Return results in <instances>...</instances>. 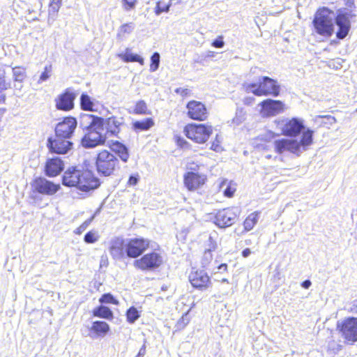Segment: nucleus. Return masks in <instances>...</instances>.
<instances>
[{
    "label": "nucleus",
    "instance_id": "4be33fe9",
    "mask_svg": "<svg viewBox=\"0 0 357 357\" xmlns=\"http://www.w3.org/2000/svg\"><path fill=\"white\" fill-rule=\"evenodd\" d=\"M48 146L52 152L58 154L66 153L72 147V143L63 137L56 135L54 139H49Z\"/></svg>",
    "mask_w": 357,
    "mask_h": 357
},
{
    "label": "nucleus",
    "instance_id": "e433bc0d",
    "mask_svg": "<svg viewBox=\"0 0 357 357\" xmlns=\"http://www.w3.org/2000/svg\"><path fill=\"white\" fill-rule=\"evenodd\" d=\"M134 112L137 114H149L148 112L147 106L144 100L138 101L134 109Z\"/></svg>",
    "mask_w": 357,
    "mask_h": 357
},
{
    "label": "nucleus",
    "instance_id": "de8ad7c7",
    "mask_svg": "<svg viewBox=\"0 0 357 357\" xmlns=\"http://www.w3.org/2000/svg\"><path fill=\"white\" fill-rule=\"evenodd\" d=\"M170 4H165L162 1L157 3L155 7V14L159 15L162 12H168L169 10Z\"/></svg>",
    "mask_w": 357,
    "mask_h": 357
},
{
    "label": "nucleus",
    "instance_id": "a18cd8bd",
    "mask_svg": "<svg viewBox=\"0 0 357 357\" xmlns=\"http://www.w3.org/2000/svg\"><path fill=\"white\" fill-rule=\"evenodd\" d=\"M278 135L279 134L275 133L271 130H266L265 132H264L259 136V138L261 140L270 142Z\"/></svg>",
    "mask_w": 357,
    "mask_h": 357
},
{
    "label": "nucleus",
    "instance_id": "412c9836",
    "mask_svg": "<svg viewBox=\"0 0 357 357\" xmlns=\"http://www.w3.org/2000/svg\"><path fill=\"white\" fill-rule=\"evenodd\" d=\"M75 98L76 94L70 89H67L55 98V106L57 109L70 111L74 107Z\"/></svg>",
    "mask_w": 357,
    "mask_h": 357
},
{
    "label": "nucleus",
    "instance_id": "864d4df0",
    "mask_svg": "<svg viewBox=\"0 0 357 357\" xmlns=\"http://www.w3.org/2000/svg\"><path fill=\"white\" fill-rule=\"evenodd\" d=\"M187 169H188V172H199V165L195 163H188L187 165Z\"/></svg>",
    "mask_w": 357,
    "mask_h": 357
},
{
    "label": "nucleus",
    "instance_id": "72a5a7b5",
    "mask_svg": "<svg viewBox=\"0 0 357 357\" xmlns=\"http://www.w3.org/2000/svg\"><path fill=\"white\" fill-rule=\"evenodd\" d=\"M81 107L84 110L93 111L94 103L90 96L86 94H82L80 97Z\"/></svg>",
    "mask_w": 357,
    "mask_h": 357
},
{
    "label": "nucleus",
    "instance_id": "dca6fc26",
    "mask_svg": "<svg viewBox=\"0 0 357 357\" xmlns=\"http://www.w3.org/2000/svg\"><path fill=\"white\" fill-rule=\"evenodd\" d=\"M77 126V121L75 118L69 116L59 122L55 128L56 135L59 137L69 139Z\"/></svg>",
    "mask_w": 357,
    "mask_h": 357
},
{
    "label": "nucleus",
    "instance_id": "ddd939ff",
    "mask_svg": "<svg viewBox=\"0 0 357 357\" xmlns=\"http://www.w3.org/2000/svg\"><path fill=\"white\" fill-rule=\"evenodd\" d=\"M337 326L345 340L352 342L357 341V318H347L338 324Z\"/></svg>",
    "mask_w": 357,
    "mask_h": 357
},
{
    "label": "nucleus",
    "instance_id": "13d9d810",
    "mask_svg": "<svg viewBox=\"0 0 357 357\" xmlns=\"http://www.w3.org/2000/svg\"><path fill=\"white\" fill-rule=\"evenodd\" d=\"M350 312L357 314V300H355L350 307Z\"/></svg>",
    "mask_w": 357,
    "mask_h": 357
},
{
    "label": "nucleus",
    "instance_id": "ea45409f",
    "mask_svg": "<svg viewBox=\"0 0 357 357\" xmlns=\"http://www.w3.org/2000/svg\"><path fill=\"white\" fill-rule=\"evenodd\" d=\"M160 54L158 52L153 53V54L151 57V63L150 65V71L155 72L159 68L160 64Z\"/></svg>",
    "mask_w": 357,
    "mask_h": 357
},
{
    "label": "nucleus",
    "instance_id": "3c124183",
    "mask_svg": "<svg viewBox=\"0 0 357 357\" xmlns=\"http://www.w3.org/2000/svg\"><path fill=\"white\" fill-rule=\"evenodd\" d=\"M137 0H122V5L126 10H130L135 8Z\"/></svg>",
    "mask_w": 357,
    "mask_h": 357
},
{
    "label": "nucleus",
    "instance_id": "f03ea898",
    "mask_svg": "<svg viewBox=\"0 0 357 357\" xmlns=\"http://www.w3.org/2000/svg\"><path fill=\"white\" fill-rule=\"evenodd\" d=\"M80 125L86 131L82 139L84 147L93 148L105 142L102 135L104 126L102 118L84 114L80 116Z\"/></svg>",
    "mask_w": 357,
    "mask_h": 357
},
{
    "label": "nucleus",
    "instance_id": "7ed1b4c3",
    "mask_svg": "<svg viewBox=\"0 0 357 357\" xmlns=\"http://www.w3.org/2000/svg\"><path fill=\"white\" fill-rule=\"evenodd\" d=\"M63 184L68 187H76L88 192L100 185L99 180L89 170L82 171L75 167H69L63 174Z\"/></svg>",
    "mask_w": 357,
    "mask_h": 357
},
{
    "label": "nucleus",
    "instance_id": "2f4dec72",
    "mask_svg": "<svg viewBox=\"0 0 357 357\" xmlns=\"http://www.w3.org/2000/svg\"><path fill=\"white\" fill-rule=\"evenodd\" d=\"M95 317L111 319L113 317V313L110 309L106 306L101 305L93 310Z\"/></svg>",
    "mask_w": 357,
    "mask_h": 357
},
{
    "label": "nucleus",
    "instance_id": "5701e85b",
    "mask_svg": "<svg viewBox=\"0 0 357 357\" xmlns=\"http://www.w3.org/2000/svg\"><path fill=\"white\" fill-rule=\"evenodd\" d=\"M64 168L63 160L58 158L47 160L45 165V173L48 176H57Z\"/></svg>",
    "mask_w": 357,
    "mask_h": 357
},
{
    "label": "nucleus",
    "instance_id": "c756f323",
    "mask_svg": "<svg viewBox=\"0 0 357 357\" xmlns=\"http://www.w3.org/2000/svg\"><path fill=\"white\" fill-rule=\"evenodd\" d=\"M135 29V24L132 22L125 23L121 25L117 31L116 37L119 40L125 39Z\"/></svg>",
    "mask_w": 357,
    "mask_h": 357
},
{
    "label": "nucleus",
    "instance_id": "bb28decb",
    "mask_svg": "<svg viewBox=\"0 0 357 357\" xmlns=\"http://www.w3.org/2000/svg\"><path fill=\"white\" fill-rule=\"evenodd\" d=\"M117 56L124 62H138L141 65H144V59L141 56L133 54L128 47L124 52L119 53Z\"/></svg>",
    "mask_w": 357,
    "mask_h": 357
},
{
    "label": "nucleus",
    "instance_id": "bf43d9fd",
    "mask_svg": "<svg viewBox=\"0 0 357 357\" xmlns=\"http://www.w3.org/2000/svg\"><path fill=\"white\" fill-rule=\"evenodd\" d=\"M311 282L307 280L302 282L301 286L305 289H308L311 286Z\"/></svg>",
    "mask_w": 357,
    "mask_h": 357
},
{
    "label": "nucleus",
    "instance_id": "58836bf2",
    "mask_svg": "<svg viewBox=\"0 0 357 357\" xmlns=\"http://www.w3.org/2000/svg\"><path fill=\"white\" fill-rule=\"evenodd\" d=\"M218 234L216 232H213L210 234L208 238V251L211 252L214 251L218 248Z\"/></svg>",
    "mask_w": 357,
    "mask_h": 357
},
{
    "label": "nucleus",
    "instance_id": "a211bd4d",
    "mask_svg": "<svg viewBox=\"0 0 357 357\" xmlns=\"http://www.w3.org/2000/svg\"><path fill=\"white\" fill-rule=\"evenodd\" d=\"M238 216L234 208H226L219 211L215 216V224L221 227H227L232 225Z\"/></svg>",
    "mask_w": 357,
    "mask_h": 357
},
{
    "label": "nucleus",
    "instance_id": "b1692460",
    "mask_svg": "<svg viewBox=\"0 0 357 357\" xmlns=\"http://www.w3.org/2000/svg\"><path fill=\"white\" fill-rule=\"evenodd\" d=\"M123 119L122 117L111 116L104 121L106 124V128L108 132L116 135L119 132L120 127L123 124Z\"/></svg>",
    "mask_w": 357,
    "mask_h": 357
},
{
    "label": "nucleus",
    "instance_id": "09e8293b",
    "mask_svg": "<svg viewBox=\"0 0 357 357\" xmlns=\"http://www.w3.org/2000/svg\"><path fill=\"white\" fill-rule=\"evenodd\" d=\"M221 140L220 139V137L218 135H216L215 139L212 142L211 149L216 151V152H220L222 151V148L220 145Z\"/></svg>",
    "mask_w": 357,
    "mask_h": 357
},
{
    "label": "nucleus",
    "instance_id": "052dcab7",
    "mask_svg": "<svg viewBox=\"0 0 357 357\" xmlns=\"http://www.w3.org/2000/svg\"><path fill=\"white\" fill-rule=\"evenodd\" d=\"M251 254V250L250 248H245L242 252V255L243 257H248Z\"/></svg>",
    "mask_w": 357,
    "mask_h": 357
},
{
    "label": "nucleus",
    "instance_id": "c85d7f7f",
    "mask_svg": "<svg viewBox=\"0 0 357 357\" xmlns=\"http://www.w3.org/2000/svg\"><path fill=\"white\" fill-rule=\"evenodd\" d=\"M112 150L115 152L122 161L126 162L129 158V153L127 148L119 142H115L111 145Z\"/></svg>",
    "mask_w": 357,
    "mask_h": 357
},
{
    "label": "nucleus",
    "instance_id": "49530a36",
    "mask_svg": "<svg viewBox=\"0 0 357 357\" xmlns=\"http://www.w3.org/2000/svg\"><path fill=\"white\" fill-rule=\"evenodd\" d=\"M189 232V228L181 229L176 234L177 240L181 243H185Z\"/></svg>",
    "mask_w": 357,
    "mask_h": 357
},
{
    "label": "nucleus",
    "instance_id": "6e6552de",
    "mask_svg": "<svg viewBox=\"0 0 357 357\" xmlns=\"http://www.w3.org/2000/svg\"><path fill=\"white\" fill-rule=\"evenodd\" d=\"M96 164L98 172L108 176L112 175L118 167L119 160L112 153L102 150L98 154Z\"/></svg>",
    "mask_w": 357,
    "mask_h": 357
},
{
    "label": "nucleus",
    "instance_id": "c03bdc74",
    "mask_svg": "<svg viewBox=\"0 0 357 357\" xmlns=\"http://www.w3.org/2000/svg\"><path fill=\"white\" fill-rule=\"evenodd\" d=\"M190 322V318L188 313L184 314L181 318L177 321L176 327L178 329H183Z\"/></svg>",
    "mask_w": 357,
    "mask_h": 357
},
{
    "label": "nucleus",
    "instance_id": "a878e982",
    "mask_svg": "<svg viewBox=\"0 0 357 357\" xmlns=\"http://www.w3.org/2000/svg\"><path fill=\"white\" fill-rule=\"evenodd\" d=\"M109 326L105 321H93L91 327V331L95 334L96 337H104L109 331Z\"/></svg>",
    "mask_w": 357,
    "mask_h": 357
},
{
    "label": "nucleus",
    "instance_id": "5fc2aeb1",
    "mask_svg": "<svg viewBox=\"0 0 357 357\" xmlns=\"http://www.w3.org/2000/svg\"><path fill=\"white\" fill-rule=\"evenodd\" d=\"M146 354V345L144 344L142 347L140 348L138 354L135 357H144Z\"/></svg>",
    "mask_w": 357,
    "mask_h": 357
},
{
    "label": "nucleus",
    "instance_id": "f257e3e1",
    "mask_svg": "<svg viewBox=\"0 0 357 357\" xmlns=\"http://www.w3.org/2000/svg\"><path fill=\"white\" fill-rule=\"evenodd\" d=\"M314 131L307 129L299 138H281L274 141L273 148L276 153L284 155L289 153L300 156L313 144Z\"/></svg>",
    "mask_w": 357,
    "mask_h": 357
},
{
    "label": "nucleus",
    "instance_id": "aec40b11",
    "mask_svg": "<svg viewBox=\"0 0 357 357\" xmlns=\"http://www.w3.org/2000/svg\"><path fill=\"white\" fill-rule=\"evenodd\" d=\"M186 107L189 118L197 121H204L207 118V109L201 102L196 100L190 101Z\"/></svg>",
    "mask_w": 357,
    "mask_h": 357
},
{
    "label": "nucleus",
    "instance_id": "79ce46f5",
    "mask_svg": "<svg viewBox=\"0 0 357 357\" xmlns=\"http://www.w3.org/2000/svg\"><path fill=\"white\" fill-rule=\"evenodd\" d=\"M52 74V66H46L44 68V71L40 74L38 82L41 84L47 81L51 76Z\"/></svg>",
    "mask_w": 357,
    "mask_h": 357
},
{
    "label": "nucleus",
    "instance_id": "9d476101",
    "mask_svg": "<svg viewBox=\"0 0 357 357\" xmlns=\"http://www.w3.org/2000/svg\"><path fill=\"white\" fill-rule=\"evenodd\" d=\"M163 263L162 256L155 252L148 253L134 261V266L142 271L153 270Z\"/></svg>",
    "mask_w": 357,
    "mask_h": 357
},
{
    "label": "nucleus",
    "instance_id": "20e7f679",
    "mask_svg": "<svg viewBox=\"0 0 357 357\" xmlns=\"http://www.w3.org/2000/svg\"><path fill=\"white\" fill-rule=\"evenodd\" d=\"M334 13L323 7L316 12L312 21L314 31L324 37L328 38L334 32Z\"/></svg>",
    "mask_w": 357,
    "mask_h": 357
},
{
    "label": "nucleus",
    "instance_id": "0e129e2a",
    "mask_svg": "<svg viewBox=\"0 0 357 357\" xmlns=\"http://www.w3.org/2000/svg\"><path fill=\"white\" fill-rule=\"evenodd\" d=\"M178 144H179L181 147H183V144H186L187 142H186L184 139H178Z\"/></svg>",
    "mask_w": 357,
    "mask_h": 357
},
{
    "label": "nucleus",
    "instance_id": "f3484780",
    "mask_svg": "<svg viewBox=\"0 0 357 357\" xmlns=\"http://www.w3.org/2000/svg\"><path fill=\"white\" fill-rule=\"evenodd\" d=\"M34 190L40 194L52 195L55 194L60 188L59 184H55L52 181H47L45 178H37L31 183Z\"/></svg>",
    "mask_w": 357,
    "mask_h": 357
},
{
    "label": "nucleus",
    "instance_id": "4468645a",
    "mask_svg": "<svg viewBox=\"0 0 357 357\" xmlns=\"http://www.w3.org/2000/svg\"><path fill=\"white\" fill-rule=\"evenodd\" d=\"M206 176L200 172H187L183 176L184 185L188 190L193 191L204 185Z\"/></svg>",
    "mask_w": 357,
    "mask_h": 357
},
{
    "label": "nucleus",
    "instance_id": "69168bd1",
    "mask_svg": "<svg viewBox=\"0 0 357 357\" xmlns=\"http://www.w3.org/2000/svg\"><path fill=\"white\" fill-rule=\"evenodd\" d=\"M85 229V227H84L83 225H82V226H81L80 227H79V228L77 229V234H80V233H81V231H82V229Z\"/></svg>",
    "mask_w": 357,
    "mask_h": 357
},
{
    "label": "nucleus",
    "instance_id": "423d86ee",
    "mask_svg": "<svg viewBox=\"0 0 357 357\" xmlns=\"http://www.w3.org/2000/svg\"><path fill=\"white\" fill-rule=\"evenodd\" d=\"M273 123L280 130L281 134L294 138H298V135H302L305 130L310 129L305 128L304 121L299 118L277 119Z\"/></svg>",
    "mask_w": 357,
    "mask_h": 357
},
{
    "label": "nucleus",
    "instance_id": "4c0bfd02",
    "mask_svg": "<svg viewBox=\"0 0 357 357\" xmlns=\"http://www.w3.org/2000/svg\"><path fill=\"white\" fill-rule=\"evenodd\" d=\"M126 316L128 321L132 324L139 317V313L135 307H131L128 310Z\"/></svg>",
    "mask_w": 357,
    "mask_h": 357
},
{
    "label": "nucleus",
    "instance_id": "c9c22d12",
    "mask_svg": "<svg viewBox=\"0 0 357 357\" xmlns=\"http://www.w3.org/2000/svg\"><path fill=\"white\" fill-rule=\"evenodd\" d=\"M5 70L0 68V102H3L5 100V95L3 93V91L7 89L10 86V84L5 81Z\"/></svg>",
    "mask_w": 357,
    "mask_h": 357
},
{
    "label": "nucleus",
    "instance_id": "f8f14e48",
    "mask_svg": "<svg viewBox=\"0 0 357 357\" xmlns=\"http://www.w3.org/2000/svg\"><path fill=\"white\" fill-rule=\"evenodd\" d=\"M149 247V241L144 238H131L126 240V256L136 258L141 255Z\"/></svg>",
    "mask_w": 357,
    "mask_h": 357
},
{
    "label": "nucleus",
    "instance_id": "0eeeda50",
    "mask_svg": "<svg viewBox=\"0 0 357 357\" xmlns=\"http://www.w3.org/2000/svg\"><path fill=\"white\" fill-rule=\"evenodd\" d=\"M213 132V126L208 123H190L184 128L186 137L197 144L207 142Z\"/></svg>",
    "mask_w": 357,
    "mask_h": 357
},
{
    "label": "nucleus",
    "instance_id": "f704fd0d",
    "mask_svg": "<svg viewBox=\"0 0 357 357\" xmlns=\"http://www.w3.org/2000/svg\"><path fill=\"white\" fill-rule=\"evenodd\" d=\"M12 72L13 74V76L15 77V84L14 87L15 90H21V88L22 87V69L20 67H16L12 69Z\"/></svg>",
    "mask_w": 357,
    "mask_h": 357
},
{
    "label": "nucleus",
    "instance_id": "680f3d73",
    "mask_svg": "<svg viewBox=\"0 0 357 357\" xmlns=\"http://www.w3.org/2000/svg\"><path fill=\"white\" fill-rule=\"evenodd\" d=\"M218 269L220 271L226 272L227 271V265L226 264H222L218 267Z\"/></svg>",
    "mask_w": 357,
    "mask_h": 357
},
{
    "label": "nucleus",
    "instance_id": "473e14b6",
    "mask_svg": "<svg viewBox=\"0 0 357 357\" xmlns=\"http://www.w3.org/2000/svg\"><path fill=\"white\" fill-rule=\"evenodd\" d=\"M152 119H146L143 121H135L132 124L135 130H147L153 126Z\"/></svg>",
    "mask_w": 357,
    "mask_h": 357
},
{
    "label": "nucleus",
    "instance_id": "cd10ccee",
    "mask_svg": "<svg viewBox=\"0 0 357 357\" xmlns=\"http://www.w3.org/2000/svg\"><path fill=\"white\" fill-rule=\"evenodd\" d=\"M220 190L227 197H231L236 190V184L233 181L223 179L220 183Z\"/></svg>",
    "mask_w": 357,
    "mask_h": 357
},
{
    "label": "nucleus",
    "instance_id": "9b49d317",
    "mask_svg": "<svg viewBox=\"0 0 357 357\" xmlns=\"http://www.w3.org/2000/svg\"><path fill=\"white\" fill-rule=\"evenodd\" d=\"M260 106V114L263 117H270L282 113L285 109L284 104L280 100L267 99L262 101Z\"/></svg>",
    "mask_w": 357,
    "mask_h": 357
},
{
    "label": "nucleus",
    "instance_id": "e2e57ef3",
    "mask_svg": "<svg viewBox=\"0 0 357 357\" xmlns=\"http://www.w3.org/2000/svg\"><path fill=\"white\" fill-rule=\"evenodd\" d=\"M233 122H234V123H236V125H238V124H240L241 123V119H240L238 117H236L235 119H233Z\"/></svg>",
    "mask_w": 357,
    "mask_h": 357
},
{
    "label": "nucleus",
    "instance_id": "a19ab883",
    "mask_svg": "<svg viewBox=\"0 0 357 357\" xmlns=\"http://www.w3.org/2000/svg\"><path fill=\"white\" fill-rule=\"evenodd\" d=\"M98 233L96 231H90L84 236V241L87 243H93L99 239Z\"/></svg>",
    "mask_w": 357,
    "mask_h": 357
},
{
    "label": "nucleus",
    "instance_id": "6e6d98bb",
    "mask_svg": "<svg viewBox=\"0 0 357 357\" xmlns=\"http://www.w3.org/2000/svg\"><path fill=\"white\" fill-rule=\"evenodd\" d=\"M138 178L134 176H131L128 180V184L130 185H135L137 183Z\"/></svg>",
    "mask_w": 357,
    "mask_h": 357
},
{
    "label": "nucleus",
    "instance_id": "2eb2a0df",
    "mask_svg": "<svg viewBox=\"0 0 357 357\" xmlns=\"http://www.w3.org/2000/svg\"><path fill=\"white\" fill-rule=\"evenodd\" d=\"M189 280L194 287L199 289H206L211 284L209 276L204 270L192 269L189 275Z\"/></svg>",
    "mask_w": 357,
    "mask_h": 357
},
{
    "label": "nucleus",
    "instance_id": "7c9ffc66",
    "mask_svg": "<svg viewBox=\"0 0 357 357\" xmlns=\"http://www.w3.org/2000/svg\"><path fill=\"white\" fill-rule=\"evenodd\" d=\"M259 220V213L253 212L250 213L245 220L243 222L244 230L249 231L252 230Z\"/></svg>",
    "mask_w": 357,
    "mask_h": 357
},
{
    "label": "nucleus",
    "instance_id": "1a4fd4ad",
    "mask_svg": "<svg viewBox=\"0 0 357 357\" xmlns=\"http://www.w3.org/2000/svg\"><path fill=\"white\" fill-rule=\"evenodd\" d=\"M351 11L347 8L337 10L335 17V23L338 27L336 36L339 39H344L349 33L351 29V19L353 17Z\"/></svg>",
    "mask_w": 357,
    "mask_h": 357
},
{
    "label": "nucleus",
    "instance_id": "37998d69",
    "mask_svg": "<svg viewBox=\"0 0 357 357\" xmlns=\"http://www.w3.org/2000/svg\"><path fill=\"white\" fill-rule=\"evenodd\" d=\"M101 303H113L117 305L119 302L110 294H103L99 299Z\"/></svg>",
    "mask_w": 357,
    "mask_h": 357
},
{
    "label": "nucleus",
    "instance_id": "393cba45",
    "mask_svg": "<svg viewBox=\"0 0 357 357\" xmlns=\"http://www.w3.org/2000/svg\"><path fill=\"white\" fill-rule=\"evenodd\" d=\"M26 5L31 6V7L27 9L29 13L26 16V20L28 21L36 20L42 6L40 0H26Z\"/></svg>",
    "mask_w": 357,
    "mask_h": 357
},
{
    "label": "nucleus",
    "instance_id": "603ef678",
    "mask_svg": "<svg viewBox=\"0 0 357 357\" xmlns=\"http://www.w3.org/2000/svg\"><path fill=\"white\" fill-rule=\"evenodd\" d=\"M225 45V43L222 40V36H220L218 37V38H217L216 40H215L213 43H212V45L215 47H218V48H221L224 46Z\"/></svg>",
    "mask_w": 357,
    "mask_h": 357
},
{
    "label": "nucleus",
    "instance_id": "774afa93",
    "mask_svg": "<svg viewBox=\"0 0 357 357\" xmlns=\"http://www.w3.org/2000/svg\"><path fill=\"white\" fill-rule=\"evenodd\" d=\"M221 281H222V282H227V283H229L228 280H227V279H226V278H223Z\"/></svg>",
    "mask_w": 357,
    "mask_h": 357
},
{
    "label": "nucleus",
    "instance_id": "8fccbe9b",
    "mask_svg": "<svg viewBox=\"0 0 357 357\" xmlns=\"http://www.w3.org/2000/svg\"><path fill=\"white\" fill-rule=\"evenodd\" d=\"M62 0H52L50 5V12L57 13L61 6Z\"/></svg>",
    "mask_w": 357,
    "mask_h": 357
},
{
    "label": "nucleus",
    "instance_id": "6ab92c4d",
    "mask_svg": "<svg viewBox=\"0 0 357 357\" xmlns=\"http://www.w3.org/2000/svg\"><path fill=\"white\" fill-rule=\"evenodd\" d=\"M108 250L114 259H123L126 255V240L119 237L112 238L109 243Z\"/></svg>",
    "mask_w": 357,
    "mask_h": 357
},
{
    "label": "nucleus",
    "instance_id": "39448f33",
    "mask_svg": "<svg viewBox=\"0 0 357 357\" xmlns=\"http://www.w3.org/2000/svg\"><path fill=\"white\" fill-rule=\"evenodd\" d=\"M243 87L248 93H252L257 96H278L280 93V86L277 82L268 77H261L256 83L246 82Z\"/></svg>",
    "mask_w": 357,
    "mask_h": 357
},
{
    "label": "nucleus",
    "instance_id": "4d7b16f0",
    "mask_svg": "<svg viewBox=\"0 0 357 357\" xmlns=\"http://www.w3.org/2000/svg\"><path fill=\"white\" fill-rule=\"evenodd\" d=\"M176 93L181 94L182 96H185L188 93V89L183 88H178L175 90Z\"/></svg>",
    "mask_w": 357,
    "mask_h": 357
},
{
    "label": "nucleus",
    "instance_id": "338daca9",
    "mask_svg": "<svg viewBox=\"0 0 357 357\" xmlns=\"http://www.w3.org/2000/svg\"><path fill=\"white\" fill-rule=\"evenodd\" d=\"M21 1V0H15L13 2L14 6H17L20 7L19 3Z\"/></svg>",
    "mask_w": 357,
    "mask_h": 357
}]
</instances>
